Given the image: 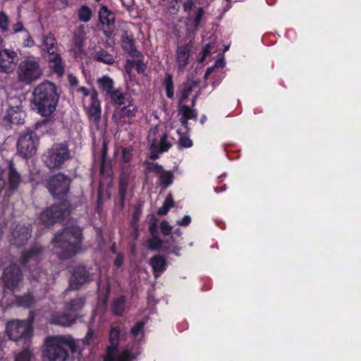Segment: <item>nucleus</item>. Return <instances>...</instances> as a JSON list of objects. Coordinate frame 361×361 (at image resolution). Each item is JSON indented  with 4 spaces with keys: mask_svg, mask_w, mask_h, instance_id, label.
Returning <instances> with one entry per match:
<instances>
[{
    "mask_svg": "<svg viewBox=\"0 0 361 361\" xmlns=\"http://www.w3.org/2000/svg\"><path fill=\"white\" fill-rule=\"evenodd\" d=\"M94 331L89 329L83 340L75 341L69 336H56L48 337L46 340V356L49 361H66L68 354L66 350L68 347L73 352H80L81 345H90Z\"/></svg>",
    "mask_w": 361,
    "mask_h": 361,
    "instance_id": "nucleus-1",
    "label": "nucleus"
},
{
    "mask_svg": "<svg viewBox=\"0 0 361 361\" xmlns=\"http://www.w3.org/2000/svg\"><path fill=\"white\" fill-rule=\"evenodd\" d=\"M59 95L56 87L49 81L39 84L32 92V104L42 116L51 115L56 109Z\"/></svg>",
    "mask_w": 361,
    "mask_h": 361,
    "instance_id": "nucleus-2",
    "label": "nucleus"
},
{
    "mask_svg": "<svg viewBox=\"0 0 361 361\" xmlns=\"http://www.w3.org/2000/svg\"><path fill=\"white\" fill-rule=\"evenodd\" d=\"M82 239L80 228L75 225L65 228L62 233L55 236L53 243L59 250L57 253L62 257H71L80 250V245Z\"/></svg>",
    "mask_w": 361,
    "mask_h": 361,
    "instance_id": "nucleus-3",
    "label": "nucleus"
},
{
    "mask_svg": "<svg viewBox=\"0 0 361 361\" xmlns=\"http://www.w3.org/2000/svg\"><path fill=\"white\" fill-rule=\"evenodd\" d=\"M170 130L165 123H159L150 128L147 139L152 159H157L159 154L169 150L172 146L173 138L169 135Z\"/></svg>",
    "mask_w": 361,
    "mask_h": 361,
    "instance_id": "nucleus-4",
    "label": "nucleus"
},
{
    "mask_svg": "<svg viewBox=\"0 0 361 361\" xmlns=\"http://www.w3.org/2000/svg\"><path fill=\"white\" fill-rule=\"evenodd\" d=\"M71 158V151L66 143H56L42 155V160L50 169H59Z\"/></svg>",
    "mask_w": 361,
    "mask_h": 361,
    "instance_id": "nucleus-5",
    "label": "nucleus"
},
{
    "mask_svg": "<svg viewBox=\"0 0 361 361\" xmlns=\"http://www.w3.org/2000/svg\"><path fill=\"white\" fill-rule=\"evenodd\" d=\"M119 337V331L114 327L110 331L111 345L108 348L107 355L104 361H133L137 355L135 349L126 348L121 353L117 350V341Z\"/></svg>",
    "mask_w": 361,
    "mask_h": 361,
    "instance_id": "nucleus-6",
    "label": "nucleus"
},
{
    "mask_svg": "<svg viewBox=\"0 0 361 361\" xmlns=\"http://www.w3.org/2000/svg\"><path fill=\"white\" fill-rule=\"evenodd\" d=\"M17 73L20 82L30 84L40 78L42 70L37 60L27 58L19 63Z\"/></svg>",
    "mask_w": 361,
    "mask_h": 361,
    "instance_id": "nucleus-7",
    "label": "nucleus"
},
{
    "mask_svg": "<svg viewBox=\"0 0 361 361\" xmlns=\"http://www.w3.org/2000/svg\"><path fill=\"white\" fill-rule=\"evenodd\" d=\"M84 304L85 301L82 298L73 300L67 305L66 310L68 312V314L53 315L51 318V323L64 326H69L72 325L76 319V314H75V312L81 310L84 306Z\"/></svg>",
    "mask_w": 361,
    "mask_h": 361,
    "instance_id": "nucleus-8",
    "label": "nucleus"
},
{
    "mask_svg": "<svg viewBox=\"0 0 361 361\" xmlns=\"http://www.w3.org/2000/svg\"><path fill=\"white\" fill-rule=\"evenodd\" d=\"M6 330L9 337L15 341H27L32 334V324L29 321H13L8 323Z\"/></svg>",
    "mask_w": 361,
    "mask_h": 361,
    "instance_id": "nucleus-9",
    "label": "nucleus"
},
{
    "mask_svg": "<svg viewBox=\"0 0 361 361\" xmlns=\"http://www.w3.org/2000/svg\"><path fill=\"white\" fill-rule=\"evenodd\" d=\"M42 50L46 51L48 56L45 57L51 63V67L59 75H61L63 72V66L59 54L55 52V39L49 35L44 37Z\"/></svg>",
    "mask_w": 361,
    "mask_h": 361,
    "instance_id": "nucleus-10",
    "label": "nucleus"
},
{
    "mask_svg": "<svg viewBox=\"0 0 361 361\" xmlns=\"http://www.w3.org/2000/svg\"><path fill=\"white\" fill-rule=\"evenodd\" d=\"M38 138L36 135L26 133L22 135L18 141V152L23 157L27 158L34 155L37 150Z\"/></svg>",
    "mask_w": 361,
    "mask_h": 361,
    "instance_id": "nucleus-11",
    "label": "nucleus"
},
{
    "mask_svg": "<svg viewBox=\"0 0 361 361\" xmlns=\"http://www.w3.org/2000/svg\"><path fill=\"white\" fill-rule=\"evenodd\" d=\"M71 180L62 173L52 177L48 183V188L54 198H62L68 191Z\"/></svg>",
    "mask_w": 361,
    "mask_h": 361,
    "instance_id": "nucleus-12",
    "label": "nucleus"
},
{
    "mask_svg": "<svg viewBox=\"0 0 361 361\" xmlns=\"http://www.w3.org/2000/svg\"><path fill=\"white\" fill-rule=\"evenodd\" d=\"M68 204L63 202L60 206H53L43 212L39 217L41 222L46 225L51 224L62 217L66 216L68 213Z\"/></svg>",
    "mask_w": 361,
    "mask_h": 361,
    "instance_id": "nucleus-13",
    "label": "nucleus"
},
{
    "mask_svg": "<svg viewBox=\"0 0 361 361\" xmlns=\"http://www.w3.org/2000/svg\"><path fill=\"white\" fill-rule=\"evenodd\" d=\"M18 61V54L11 49L0 51V71L9 73L13 71Z\"/></svg>",
    "mask_w": 361,
    "mask_h": 361,
    "instance_id": "nucleus-14",
    "label": "nucleus"
},
{
    "mask_svg": "<svg viewBox=\"0 0 361 361\" xmlns=\"http://www.w3.org/2000/svg\"><path fill=\"white\" fill-rule=\"evenodd\" d=\"M3 281L6 287L12 290L18 287L21 282V276L18 267L11 266L4 270Z\"/></svg>",
    "mask_w": 361,
    "mask_h": 361,
    "instance_id": "nucleus-15",
    "label": "nucleus"
},
{
    "mask_svg": "<svg viewBox=\"0 0 361 361\" xmlns=\"http://www.w3.org/2000/svg\"><path fill=\"white\" fill-rule=\"evenodd\" d=\"M137 112V106L133 101H129L128 105L116 110L113 115V119L118 125H121L125 122L122 120L123 118H133L136 115Z\"/></svg>",
    "mask_w": 361,
    "mask_h": 361,
    "instance_id": "nucleus-16",
    "label": "nucleus"
},
{
    "mask_svg": "<svg viewBox=\"0 0 361 361\" xmlns=\"http://www.w3.org/2000/svg\"><path fill=\"white\" fill-rule=\"evenodd\" d=\"M90 104L87 107V111L90 118L97 123L100 120L102 109L98 99V93L95 90L90 93Z\"/></svg>",
    "mask_w": 361,
    "mask_h": 361,
    "instance_id": "nucleus-17",
    "label": "nucleus"
},
{
    "mask_svg": "<svg viewBox=\"0 0 361 361\" xmlns=\"http://www.w3.org/2000/svg\"><path fill=\"white\" fill-rule=\"evenodd\" d=\"M192 47L191 42L188 44L178 47L176 61L180 70H183L189 62L190 51Z\"/></svg>",
    "mask_w": 361,
    "mask_h": 361,
    "instance_id": "nucleus-18",
    "label": "nucleus"
},
{
    "mask_svg": "<svg viewBox=\"0 0 361 361\" xmlns=\"http://www.w3.org/2000/svg\"><path fill=\"white\" fill-rule=\"evenodd\" d=\"M89 280L90 276L87 269L85 267H78L70 280V287L71 289H78Z\"/></svg>",
    "mask_w": 361,
    "mask_h": 361,
    "instance_id": "nucleus-19",
    "label": "nucleus"
},
{
    "mask_svg": "<svg viewBox=\"0 0 361 361\" xmlns=\"http://www.w3.org/2000/svg\"><path fill=\"white\" fill-rule=\"evenodd\" d=\"M203 15L204 11L202 8H198L194 13H188L186 30L190 36L197 30Z\"/></svg>",
    "mask_w": 361,
    "mask_h": 361,
    "instance_id": "nucleus-20",
    "label": "nucleus"
},
{
    "mask_svg": "<svg viewBox=\"0 0 361 361\" xmlns=\"http://www.w3.org/2000/svg\"><path fill=\"white\" fill-rule=\"evenodd\" d=\"M12 236V243L16 245H20L30 238V229L27 226H17L13 231Z\"/></svg>",
    "mask_w": 361,
    "mask_h": 361,
    "instance_id": "nucleus-21",
    "label": "nucleus"
},
{
    "mask_svg": "<svg viewBox=\"0 0 361 361\" xmlns=\"http://www.w3.org/2000/svg\"><path fill=\"white\" fill-rule=\"evenodd\" d=\"M25 117V113L18 105L11 106L7 110L6 119L14 124L20 123Z\"/></svg>",
    "mask_w": 361,
    "mask_h": 361,
    "instance_id": "nucleus-22",
    "label": "nucleus"
},
{
    "mask_svg": "<svg viewBox=\"0 0 361 361\" xmlns=\"http://www.w3.org/2000/svg\"><path fill=\"white\" fill-rule=\"evenodd\" d=\"M148 169L149 171H154L159 176L160 181L165 187L169 186L172 183V174L169 171H163L161 166L152 164Z\"/></svg>",
    "mask_w": 361,
    "mask_h": 361,
    "instance_id": "nucleus-23",
    "label": "nucleus"
},
{
    "mask_svg": "<svg viewBox=\"0 0 361 361\" xmlns=\"http://www.w3.org/2000/svg\"><path fill=\"white\" fill-rule=\"evenodd\" d=\"M42 250L39 247H35L29 252H25L22 256V263L26 264L30 263L35 264L39 260Z\"/></svg>",
    "mask_w": 361,
    "mask_h": 361,
    "instance_id": "nucleus-24",
    "label": "nucleus"
},
{
    "mask_svg": "<svg viewBox=\"0 0 361 361\" xmlns=\"http://www.w3.org/2000/svg\"><path fill=\"white\" fill-rule=\"evenodd\" d=\"M150 264L152 267L156 277L159 276L165 270L166 266L165 259L160 256H155L152 258Z\"/></svg>",
    "mask_w": 361,
    "mask_h": 361,
    "instance_id": "nucleus-25",
    "label": "nucleus"
},
{
    "mask_svg": "<svg viewBox=\"0 0 361 361\" xmlns=\"http://www.w3.org/2000/svg\"><path fill=\"white\" fill-rule=\"evenodd\" d=\"M131 180L130 170L128 168H123L121 174L120 179V193L123 197L126 193L128 185Z\"/></svg>",
    "mask_w": 361,
    "mask_h": 361,
    "instance_id": "nucleus-26",
    "label": "nucleus"
},
{
    "mask_svg": "<svg viewBox=\"0 0 361 361\" xmlns=\"http://www.w3.org/2000/svg\"><path fill=\"white\" fill-rule=\"evenodd\" d=\"M99 20L103 25H111L114 23L115 16L106 7L102 6L99 13Z\"/></svg>",
    "mask_w": 361,
    "mask_h": 361,
    "instance_id": "nucleus-27",
    "label": "nucleus"
},
{
    "mask_svg": "<svg viewBox=\"0 0 361 361\" xmlns=\"http://www.w3.org/2000/svg\"><path fill=\"white\" fill-rule=\"evenodd\" d=\"M97 84L99 89L107 94L113 90L114 87L113 80L107 75H103L102 77L99 78L97 79Z\"/></svg>",
    "mask_w": 361,
    "mask_h": 361,
    "instance_id": "nucleus-28",
    "label": "nucleus"
},
{
    "mask_svg": "<svg viewBox=\"0 0 361 361\" xmlns=\"http://www.w3.org/2000/svg\"><path fill=\"white\" fill-rule=\"evenodd\" d=\"M9 171H8V180L9 185L11 188H16L20 183L21 179L19 173L16 171L13 167L12 162L8 163Z\"/></svg>",
    "mask_w": 361,
    "mask_h": 361,
    "instance_id": "nucleus-29",
    "label": "nucleus"
},
{
    "mask_svg": "<svg viewBox=\"0 0 361 361\" xmlns=\"http://www.w3.org/2000/svg\"><path fill=\"white\" fill-rule=\"evenodd\" d=\"M179 114L181 116L180 121L183 125H185L187 123V121L190 119L195 118H196V113L194 110L190 109L187 106H183L180 111Z\"/></svg>",
    "mask_w": 361,
    "mask_h": 361,
    "instance_id": "nucleus-30",
    "label": "nucleus"
},
{
    "mask_svg": "<svg viewBox=\"0 0 361 361\" xmlns=\"http://www.w3.org/2000/svg\"><path fill=\"white\" fill-rule=\"evenodd\" d=\"M72 51H73L75 57H80L84 53L82 37L74 38Z\"/></svg>",
    "mask_w": 361,
    "mask_h": 361,
    "instance_id": "nucleus-31",
    "label": "nucleus"
},
{
    "mask_svg": "<svg viewBox=\"0 0 361 361\" xmlns=\"http://www.w3.org/2000/svg\"><path fill=\"white\" fill-rule=\"evenodd\" d=\"M108 95L110 97L112 102L117 104H123L125 100L124 94L121 92V90L116 89L112 90Z\"/></svg>",
    "mask_w": 361,
    "mask_h": 361,
    "instance_id": "nucleus-32",
    "label": "nucleus"
},
{
    "mask_svg": "<svg viewBox=\"0 0 361 361\" xmlns=\"http://www.w3.org/2000/svg\"><path fill=\"white\" fill-rule=\"evenodd\" d=\"M94 57L99 61L111 64L114 62V57L104 50H99L95 53Z\"/></svg>",
    "mask_w": 361,
    "mask_h": 361,
    "instance_id": "nucleus-33",
    "label": "nucleus"
},
{
    "mask_svg": "<svg viewBox=\"0 0 361 361\" xmlns=\"http://www.w3.org/2000/svg\"><path fill=\"white\" fill-rule=\"evenodd\" d=\"M196 85L193 81H188L180 89V102H183L192 92V87Z\"/></svg>",
    "mask_w": 361,
    "mask_h": 361,
    "instance_id": "nucleus-34",
    "label": "nucleus"
},
{
    "mask_svg": "<svg viewBox=\"0 0 361 361\" xmlns=\"http://www.w3.org/2000/svg\"><path fill=\"white\" fill-rule=\"evenodd\" d=\"M164 85L166 95L169 98H173L174 95L173 83L171 75H167L164 80Z\"/></svg>",
    "mask_w": 361,
    "mask_h": 361,
    "instance_id": "nucleus-35",
    "label": "nucleus"
},
{
    "mask_svg": "<svg viewBox=\"0 0 361 361\" xmlns=\"http://www.w3.org/2000/svg\"><path fill=\"white\" fill-rule=\"evenodd\" d=\"M145 323L143 322H137L135 326L132 329L131 333L137 341L141 340L143 336L142 329Z\"/></svg>",
    "mask_w": 361,
    "mask_h": 361,
    "instance_id": "nucleus-36",
    "label": "nucleus"
},
{
    "mask_svg": "<svg viewBox=\"0 0 361 361\" xmlns=\"http://www.w3.org/2000/svg\"><path fill=\"white\" fill-rule=\"evenodd\" d=\"M126 298L124 296H120L114 302V312L116 314L120 315L123 311Z\"/></svg>",
    "mask_w": 361,
    "mask_h": 361,
    "instance_id": "nucleus-37",
    "label": "nucleus"
},
{
    "mask_svg": "<svg viewBox=\"0 0 361 361\" xmlns=\"http://www.w3.org/2000/svg\"><path fill=\"white\" fill-rule=\"evenodd\" d=\"M79 18L83 22H87L92 16L91 10L87 6H82L78 12Z\"/></svg>",
    "mask_w": 361,
    "mask_h": 361,
    "instance_id": "nucleus-38",
    "label": "nucleus"
},
{
    "mask_svg": "<svg viewBox=\"0 0 361 361\" xmlns=\"http://www.w3.org/2000/svg\"><path fill=\"white\" fill-rule=\"evenodd\" d=\"M31 359L32 354L25 349L16 355L14 361H31Z\"/></svg>",
    "mask_w": 361,
    "mask_h": 361,
    "instance_id": "nucleus-39",
    "label": "nucleus"
},
{
    "mask_svg": "<svg viewBox=\"0 0 361 361\" xmlns=\"http://www.w3.org/2000/svg\"><path fill=\"white\" fill-rule=\"evenodd\" d=\"M8 18L4 12H0V30L5 32L8 30Z\"/></svg>",
    "mask_w": 361,
    "mask_h": 361,
    "instance_id": "nucleus-40",
    "label": "nucleus"
},
{
    "mask_svg": "<svg viewBox=\"0 0 361 361\" xmlns=\"http://www.w3.org/2000/svg\"><path fill=\"white\" fill-rule=\"evenodd\" d=\"M148 246L152 250H157L161 247V241L157 236H153L148 242Z\"/></svg>",
    "mask_w": 361,
    "mask_h": 361,
    "instance_id": "nucleus-41",
    "label": "nucleus"
},
{
    "mask_svg": "<svg viewBox=\"0 0 361 361\" xmlns=\"http://www.w3.org/2000/svg\"><path fill=\"white\" fill-rule=\"evenodd\" d=\"M23 44L24 47H30L34 46L35 42L30 35L27 31H25V33L23 34Z\"/></svg>",
    "mask_w": 361,
    "mask_h": 361,
    "instance_id": "nucleus-42",
    "label": "nucleus"
},
{
    "mask_svg": "<svg viewBox=\"0 0 361 361\" xmlns=\"http://www.w3.org/2000/svg\"><path fill=\"white\" fill-rule=\"evenodd\" d=\"M178 143L180 147L185 148H189L192 145V140L189 137L184 135L180 136Z\"/></svg>",
    "mask_w": 361,
    "mask_h": 361,
    "instance_id": "nucleus-43",
    "label": "nucleus"
},
{
    "mask_svg": "<svg viewBox=\"0 0 361 361\" xmlns=\"http://www.w3.org/2000/svg\"><path fill=\"white\" fill-rule=\"evenodd\" d=\"M160 228L161 232L164 234H169L172 230V227L166 221H164L161 223Z\"/></svg>",
    "mask_w": 361,
    "mask_h": 361,
    "instance_id": "nucleus-44",
    "label": "nucleus"
},
{
    "mask_svg": "<svg viewBox=\"0 0 361 361\" xmlns=\"http://www.w3.org/2000/svg\"><path fill=\"white\" fill-rule=\"evenodd\" d=\"M13 31L14 33L21 32L23 34L27 30L24 28L21 22H18L13 25Z\"/></svg>",
    "mask_w": 361,
    "mask_h": 361,
    "instance_id": "nucleus-45",
    "label": "nucleus"
},
{
    "mask_svg": "<svg viewBox=\"0 0 361 361\" xmlns=\"http://www.w3.org/2000/svg\"><path fill=\"white\" fill-rule=\"evenodd\" d=\"M131 150L129 149H123L122 151V159L124 161L128 162L131 159Z\"/></svg>",
    "mask_w": 361,
    "mask_h": 361,
    "instance_id": "nucleus-46",
    "label": "nucleus"
},
{
    "mask_svg": "<svg viewBox=\"0 0 361 361\" xmlns=\"http://www.w3.org/2000/svg\"><path fill=\"white\" fill-rule=\"evenodd\" d=\"M191 222V218L190 216L186 215L182 219L177 221V224L179 226H188Z\"/></svg>",
    "mask_w": 361,
    "mask_h": 361,
    "instance_id": "nucleus-47",
    "label": "nucleus"
},
{
    "mask_svg": "<svg viewBox=\"0 0 361 361\" xmlns=\"http://www.w3.org/2000/svg\"><path fill=\"white\" fill-rule=\"evenodd\" d=\"M32 303V298L30 295L25 296V298L22 299L20 301V305L27 307L30 306Z\"/></svg>",
    "mask_w": 361,
    "mask_h": 361,
    "instance_id": "nucleus-48",
    "label": "nucleus"
},
{
    "mask_svg": "<svg viewBox=\"0 0 361 361\" xmlns=\"http://www.w3.org/2000/svg\"><path fill=\"white\" fill-rule=\"evenodd\" d=\"M164 205L166 206L169 209L173 207V200L171 195H168L166 196Z\"/></svg>",
    "mask_w": 361,
    "mask_h": 361,
    "instance_id": "nucleus-49",
    "label": "nucleus"
},
{
    "mask_svg": "<svg viewBox=\"0 0 361 361\" xmlns=\"http://www.w3.org/2000/svg\"><path fill=\"white\" fill-rule=\"evenodd\" d=\"M212 48L211 44H207L203 49L202 56L200 59V61L202 62L204 60L207 56H208L210 53V49Z\"/></svg>",
    "mask_w": 361,
    "mask_h": 361,
    "instance_id": "nucleus-50",
    "label": "nucleus"
},
{
    "mask_svg": "<svg viewBox=\"0 0 361 361\" xmlns=\"http://www.w3.org/2000/svg\"><path fill=\"white\" fill-rule=\"evenodd\" d=\"M193 6V0H187V1L184 4L183 7L185 11L190 12Z\"/></svg>",
    "mask_w": 361,
    "mask_h": 361,
    "instance_id": "nucleus-51",
    "label": "nucleus"
},
{
    "mask_svg": "<svg viewBox=\"0 0 361 361\" xmlns=\"http://www.w3.org/2000/svg\"><path fill=\"white\" fill-rule=\"evenodd\" d=\"M169 209L168 207H166V206H164L163 204V206L159 209L158 210V214L159 215H165L167 214V212H169Z\"/></svg>",
    "mask_w": 361,
    "mask_h": 361,
    "instance_id": "nucleus-52",
    "label": "nucleus"
},
{
    "mask_svg": "<svg viewBox=\"0 0 361 361\" xmlns=\"http://www.w3.org/2000/svg\"><path fill=\"white\" fill-rule=\"evenodd\" d=\"M69 82L72 85H75L78 83V79L73 75L68 76Z\"/></svg>",
    "mask_w": 361,
    "mask_h": 361,
    "instance_id": "nucleus-53",
    "label": "nucleus"
},
{
    "mask_svg": "<svg viewBox=\"0 0 361 361\" xmlns=\"http://www.w3.org/2000/svg\"><path fill=\"white\" fill-rule=\"evenodd\" d=\"M78 91L82 93L85 96H88L90 94L89 90L84 87H80Z\"/></svg>",
    "mask_w": 361,
    "mask_h": 361,
    "instance_id": "nucleus-54",
    "label": "nucleus"
},
{
    "mask_svg": "<svg viewBox=\"0 0 361 361\" xmlns=\"http://www.w3.org/2000/svg\"><path fill=\"white\" fill-rule=\"evenodd\" d=\"M123 263V257L121 256H117L116 259H115V264L117 267H120Z\"/></svg>",
    "mask_w": 361,
    "mask_h": 361,
    "instance_id": "nucleus-55",
    "label": "nucleus"
},
{
    "mask_svg": "<svg viewBox=\"0 0 361 361\" xmlns=\"http://www.w3.org/2000/svg\"><path fill=\"white\" fill-rule=\"evenodd\" d=\"M149 230L152 233V234L154 235V233L156 232V230H157V225L155 224H152L150 226H149Z\"/></svg>",
    "mask_w": 361,
    "mask_h": 361,
    "instance_id": "nucleus-56",
    "label": "nucleus"
},
{
    "mask_svg": "<svg viewBox=\"0 0 361 361\" xmlns=\"http://www.w3.org/2000/svg\"><path fill=\"white\" fill-rule=\"evenodd\" d=\"M138 71H142L144 70V66L140 61L137 63Z\"/></svg>",
    "mask_w": 361,
    "mask_h": 361,
    "instance_id": "nucleus-57",
    "label": "nucleus"
},
{
    "mask_svg": "<svg viewBox=\"0 0 361 361\" xmlns=\"http://www.w3.org/2000/svg\"><path fill=\"white\" fill-rule=\"evenodd\" d=\"M215 66H216L223 67L224 66V60H219V61H216Z\"/></svg>",
    "mask_w": 361,
    "mask_h": 361,
    "instance_id": "nucleus-58",
    "label": "nucleus"
},
{
    "mask_svg": "<svg viewBox=\"0 0 361 361\" xmlns=\"http://www.w3.org/2000/svg\"><path fill=\"white\" fill-rule=\"evenodd\" d=\"M105 153H106V143H105V142H104V143H103V152H102L103 157H104Z\"/></svg>",
    "mask_w": 361,
    "mask_h": 361,
    "instance_id": "nucleus-59",
    "label": "nucleus"
},
{
    "mask_svg": "<svg viewBox=\"0 0 361 361\" xmlns=\"http://www.w3.org/2000/svg\"><path fill=\"white\" fill-rule=\"evenodd\" d=\"M214 69V67H211V68H209L206 72V75H207L208 74H209Z\"/></svg>",
    "mask_w": 361,
    "mask_h": 361,
    "instance_id": "nucleus-60",
    "label": "nucleus"
},
{
    "mask_svg": "<svg viewBox=\"0 0 361 361\" xmlns=\"http://www.w3.org/2000/svg\"><path fill=\"white\" fill-rule=\"evenodd\" d=\"M3 43H4L3 39H1V37H0V49H1V47H3V45H4V44H3ZM1 49H0V51H1Z\"/></svg>",
    "mask_w": 361,
    "mask_h": 361,
    "instance_id": "nucleus-61",
    "label": "nucleus"
},
{
    "mask_svg": "<svg viewBox=\"0 0 361 361\" xmlns=\"http://www.w3.org/2000/svg\"><path fill=\"white\" fill-rule=\"evenodd\" d=\"M172 8H173V11H174V12H176V11H177V10H178V9L175 7V6H174V5H173Z\"/></svg>",
    "mask_w": 361,
    "mask_h": 361,
    "instance_id": "nucleus-62",
    "label": "nucleus"
},
{
    "mask_svg": "<svg viewBox=\"0 0 361 361\" xmlns=\"http://www.w3.org/2000/svg\"><path fill=\"white\" fill-rule=\"evenodd\" d=\"M171 252H173V253H176V255H178V254L177 252H175V250H174V248H173V247H172V248H171Z\"/></svg>",
    "mask_w": 361,
    "mask_h": 361,
    "instance_id": "nucleus-63",
    "label": "nucleus"
},
{
    "mask_svg": "<svg viewBox=\"0 0 361 361\" xmlns=\"http://www.w3.org/2000/svg\"><path fill=\"white\" fill-rule=\"evenodd\" d=\"M176 233L177 235H180L181 233H180V230H178V231H176Z\"/></svg>",
    "mask_w": 361,
    "mask_h": 361,
    "instance_id": "nucleus-64",
    "label": "nucleus"
}]
</instances>
